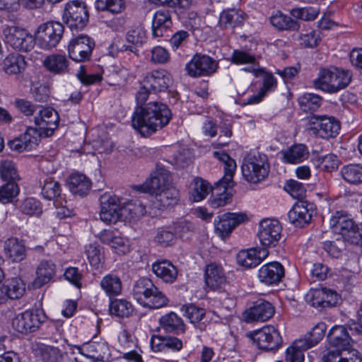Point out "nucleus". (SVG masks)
Wrapping results in <instances>:
<instances>
[{
	"mask_svg": "<svg viewBox=\"0 0 362 362\" xmlns=\"http://www.w3.org/2000/svg\"><path fill=\"white\" fill-rule=\"evenodd\" d=\"M136 94L138 106L132 116V125L142 136H149L168 124L172 117L168 107L160 102L146 103L151 90L142 81Z\"/></svg>",
	"mask_w": 362,
	"mask_h": 362,
	"instance_id": "1",
	"label": "nucleus"
},
{
	"mask_svg": "<svg viewBox=\"0 0 362 362\" xmlns=\"http://www.w3.org/2000/svg\"><path fill=\"white\" fill-rule=\"evenodd\" d=\"M59 121V115L54 109L40 107L37 115L34 117L35 127H28L23 134L10 141L9 147L18 152L35 148L41 137H49L54 134L58 127Z\"/></svg>",
	"mask_w": 362,
	"mask_h": 362,
	"instance_id": "2",
	"label": "nucleus"
},
{
	"mask_svg": "<svg viewBox=\"0 0 362 362\" xmlns=\"http://www.w3.org/2000/svg\"><path fill=\"white\" fill-rule=\"evenodd\" d=\"M352 73L335 66L320 67L313 83L315 88L328 93H337L346 88L352 80Z\"/></svg>",
	"mask_w": 362,
	"mask_h": 362,
	"instance_id": "3",
	"label": "nucleus"
},
{
	"mask_svg": "<svg viewBox=\"0 0 362 362\" xmlns=\"http://www.w3.org/2000/svg\"><path fill=\"white\" fill-rule=\"evenodd\" d=\"M214 157L223 164L224 176L216 184L215 189L223 191L218 192L210 199V205L213 208H218L225 206L231 201V194L227 192L228 188L233 186V178L237 168L235 161L224 152L216 151Z\"/></svg>",
	"mask_w": 362,
	"mask_h": 362,
	"instance_id": "4",
	"label": "nucleus"
},
{
	"mask_svg": "<svg viewBox=\"0 0 362 362\" xmlns=\"http://www.w3.org/2000/svg\"><path fill=\"white\" fill-rule=\"evenodd\" d=\"M132 296L139 304L151 309L160 308L168 302L165 295L148 278H141L135 281Z\"/></svg>",
	"mask_w": 362,
	"mask_h": 362,
	"instance_id": "5",
	"label": "nucleus"
},
{
	"mask_svg": "<svg viewBox=\"0 0 362 362\" xmlns=\"http://www.w3.org/2000/svg\"><path fill=\"white\" fill-rule=\"evenodd\" d=\"M241 168L245 180L252 183L264 180L269 172L267 156L258 151L250 153L244 158Z\"/></svg>",
	"mask_w": 362,
	"mask_h": 362,
	"instance_id": "6",
	"label": "nucleus"
},
{
	"mask_svg": "<svg viewBox=\"0 0 362 362\" xmlns=\"http://www.w3.org/2000/svg\"><path fill=\"white\" fill-rule=\"evenodd\" d=\"M88 18V11L84 1L72 0L66 4L63 19L71 31H78L84 28Z\"/></svg>",
	"mask_w": 362,
	"mask_h": 362,
	"instance_id": "7",
	"label": "nucleus"
},
{
	"mask_svg": "<svg viewBox=\"0 0 362 362\" xmlns=\"http://www.w3.org/2000/svg\"><path fill=\"white\" fill-rule=\"evenodd\" d=\"M100 220L107 223H115L123 221L124 199L115 194L104 193L100 197Z\"/></svg>",
	"mask_w": 362,
	"mask_h": 362,
	"instance_id": "8",
	"label": "nucleus"
},
{
	"mask_svg": "<svg viewBox=\"0 0 362 362\" xmlns=\"http://www.w3.org/2000/svg\"><path fill=\"white\" fill-rule=\"evenodd\" d=\"M64 32V27L59 22L49 21L42 23L36 32V42L41 48L49 49L59 44Z\"/></svg>",
	"mask_w": 362,
	"mask_h": 362,
	"instance_id": "9",
	"label": "nucleus"
},
{
	"mask_svg": "<svg viewBox=\"0 0 362 362\" xmlns=\"http://www.w3.org/2000/svg\"><path fill=\"white\" fill-rule=\"evenodd\" d=\"M46 320L42 310H26L17 315L11 322L12 327L18 332L28 334L37 331Z\"/></svg>",
	"mask_w": 362,
	"mask_h": 362,
	"instance_id": "10",
	"label": "nucleus"
},
{
	"mask_svg": "<svg viewBox=\"0 0 362 362\" xmlns=\"http://www.w3.org/2000/svg\"><path fill=\"white\" fill-rule=\"evenodd\" d=\"M309 131L324 139L334 137L340 129L339 122L334 117L313 115L309 119Z\"/></svg>",
	"mask_w": 362,
	"mask_h": 362,
	"instance_id": "11",
	"label": "nucleus"
},
{
	"mask_svg": "<svg viewBox=\"0 0 362 362\" xmlns=\"http://www.w3.org/2000/svg\"><path fill=\"white\" fill-rule=\"evenodd\" d=\"M4 33L6 42L16 50L28 52L34 47V38L23 28L11 26L6 28Z\"/></svg>",
	"mask_w": 362,
	"mask_h": 362,
	"instance_id": "12",
	"label": "nucleus"
},
{
	"mask_svg": "<svg viewBox=\"0 0 362 362\" xmlns=\"http://www.w3.org/2000/svg\"><path fill=\"white\" fill-rule=\"evenodd\" d=\"M218 67V62L205 54H195L185 66L187 74L192 77L210 76L214 74Z\"/></svg>",
	"mask_w": 362,
	"mask_h": 362,
	"instance_id": "13",
	"label": "nucleus"
},
{
	"mask_svg": "<svg viewBox=\"0 0 362 362\" xmlns=\"http://www.w3.org/2000/svg\"><path fill=\"white\" fill-rule=\"evenodd\" d=\"M95 42L90 37L80 35L72 39L68 46L69 57L78 62L87 61L90 59Z\"/></svg>",
	"mask_w": 362,
	"mask_h": 362,
	"instance_id": "14",
	"label": "nucleus"
},
{
	"mask_svg": "<svg viewBox=\"0 0 362 362\" xmlns=\"http://www.w3.org/2000/svg\"><path fill=\"white\" fill-rule=\"evenodd\" d=\"M250 335L257 347L265 351L275 350L282 343L279 332L273 326L264 327Z\"/></svg>",
	"mask_w": 362,
	"mask_h": 362,
	"instance_id": "15",
	"label": "nucleus"
},
{
	"mask_svg": "<svg viewBox=\"0 0 362 362\" xmlns=\"http://www.w3.org/2000/svg\"><path fill=\"white\" fill-rule=\"evenodd\" d=\"M282 227L276 219H264L259 225L257 233L260 243L265 247H274L281 235Z\"/></svg>",
	"mask_w": 362,
	"mask_h": 362,
	"instance_id": "16",
	"label": "nucleus"
},
{
	"mask_svg": "<svg viewBox=\"0 0 362 362\" xmlns=\"http://www.w3.org/2000/svg\"><path fill=\"white\" fill-rule=\"evenodd\" d=\"M305 300L311 306L322 309L337 305L339 296L336 291L326 288L311 289L305 295Z\"/></svg>",
	"mask_w": 362,
	"mask_h": 362,
	"instance_id": "17",
	"label": "nucleus"
},
{
	"mask_svg": "<svg viewBox=\"0 0 362 362\" xmlns=\"http://www.w3.org/2000/svg\"><path fill=\"white\" fill-rule=\"evenodd\" d=\"M314 213V205L307 201H298L288 213L289 221L296 227L308 224Z\"/></svg>",
	"mask_w": 362,
	"mask_h": 362,
	"instance_id": "18",
	"label": "nucleus"
},
{
	"mask_svg": "<svg viewBox=\"0 0 362 362\" xmlns=\"http://www.w3.org/2000/svg\"><path fill=\"white\" fill-rule=\"evenodd\" d=\"M218 218V221H215V230L222 239H224L229 236L237 226L246 221L247 216L243 213H226L219 216Z\"/></svg>",
	"mask_w": 362,
	"mask_h": 362,
	"instance_id": "19",
	"label": "nucleus"
},
{
	"mask_svg": "<svg viewBox=\"0 0 362 362\" xmlns=\"http://www.w3.org/2000/svg\"><path fill=\"white\" fill-rule=\"evenodd\" d=\"M146 87L155 93L165 91L173 82L171 74L165 69L153 70L143 79Z\"/></svg>",
	"mask_w": 362,
	"mask_h": 362,
	"instance_id": "20",
	"label": "nucleus"
},
{
	"mask_svg": "<svg viewBox=\"0 0 362 362\" xmlns=\"http://www.w3.org/2000/svg\"><path fill=\"white\" fill-rule=\"evenodd\" d=\"M274 314V308L271 303L265 300H257L253 306L245 310L244 317L246 322H264L270 319Z\"/></svg>",
	"mask_w": 362,
	"mask_h": 362,
	"instance_id": "21",
	"label": "nucleus"
},
{
	"mask_svg": "<svg viewBox=\"0 0 362 362\" xmlns=\"http://www.w3.org/2000/svg\"><path fill=\"white\" fill-rule=\"evenodd\" d=\"M284 268L278 262H272L262 265L258 271L260 282L267 286L279 284L284 276Z\"/></svg>",
	"mask_w": 362,
	"mask_h": 362,
	"instance_id": "22",
	"label": "nucleus"
},
{
	"mask_svg": "<svg viewBox=\"0 0 362 362\" xmlns=\"http://www.w3.org/2000/svg\"><path fill=\"white\" fill-rule=\"evenodd\" d=\"M204 279L206 286L211 290L223 288L227 283L226 272L221 264L212 262L206 266Z\"/></svg>",
	"mask_w": 362,
	"mask_h": 362,
	"instance_id": "23",
	"label": "nucleus"
},
{
	"mask_svg": "<svg viewBox=\"0 0 362 362\" xmlns=\"http://www.w3.org/2000/svg\"><path fill=\"white\" fill-rule=\"evenodd\" d=\"M356 225L347 214L342 211H336L329 219V226L333 232L340 234L345 241Z\"/></svg>",
	"mask_w": 362,
	"mask_h": 362,
	"instance_id": "24",
	"label": "nucleus"
},
{
	"mask_svg": "<svg viewBox=\"0 0 362 362\" xmlns=\"http://www.w3.org/2000/svg\"><path fill=\"white\" fill-rule=\"evenodd\" d=\"M323 362H362L359 352L354 349L341 347L336 349H329L323 356Z\"/></svg>",
	"mask_w": 362,
	"mask_h": 362,
	"instance_id": "25",
	"label": "nucleus"
},
{
	"mask_svg": "<svg viewBox=\"0 0 362 362\" xmlns=\"http://www.w3.org/2000/svg\"><path fill=\"white\" fill-rule=\"evenodd\" d=\"M150 194L155 195L172 185L170 173L164 168H158L148 178Z\"/></svg>",
	"mask_w": 362,
	"mask_h": 362,
	"instance_id": "26",
	"label": "nucleus"
},
{
	"mask_svg": "<svg viewBox=\"0 0 362 362\" xmlns=\"http://www.w3.org/2000/svg\"><path fill=\"white\" fill-rule=\"evenodd\" d=\"M327 339L330 345L329 349L348 347L351 341L347 329L341 325L333 327L328 333Z\"/></svg>",
	"mask_w": 362,
	"mask_h": 362,
	"instance_id": "27",
	"label": "nucleus"
},
{
	"mask_svg": "<svg viewBox=\"0 0 362 362\" xmlns=\"http://www.w3.org/2000/svg\"><path fill=\"white\" fill-rule=\"evenodd\" d=\"M245 13L240 9L231 8L224 10L219 17V25L223 28H234L243 24Z\"/></svg>",
	"mask_w": 362,
	"mask_h": 362,
	"instance_id": "28",
	"label": "nucleus"
},
{
	"mask_svg": "<svg viewBox=\"0 0 362 362\" xmlns=\"http://www.w3.org/2000/svg\"><path fill=\"white\" fill-rule=\"evenodd\" d=\"M68 185L70 192L75 195L83 197L91 188V181L83 174L74 173L69 176Z\"/></svg>",
	"mask_w": 362,
	"mask_h": 362,
	"instance_id": "29",
	"label": "nucleus"
},
{
	"mask_svg": "<svg viewBox=\"0 0 362 362\" xmlns=\"http://www.w3.org/2000/svg\"><path fill=\"white\" fill-rule=\"evenodd\" d=\"M152 271L165 283L174 282L177 276V268L168 260L154 262L152 264Z\"/></svg>",
	"mask_w": 362,
	"mask_h": 362,
	"instance_id": "30",
	"label": "nucleus"
},
{
	"mask_svg": "<svg viewBox=\"0 0 362 362\" xmlns=\"http://www.w3.org/2000/svg\"><path fill=\"white\" fill-rule=\"evenodd\" d=\"M69 60L61 54H52L45 57L43 61L44 66L54 74H64L69 71Z\"/></svg>",
	"mask_w": 362,
	"mask_h": 362,
	"instance_id": "31",
	"label": "nucleus"
},
{
	"mask_svg": "<svg viewBox=\"0 0 362 362\" xmlns=\"http://www.w3.org/2000/svg\"><path fill=\"white\" fill-rule=\"evenodd\" d=\"M4 251L6 257L13 262H21L26 257V250L23 242L16 238H10L5 240Z\"/></svg>",
	"mask_w": 362,
	"mask_h": 362,
	"instance_id": "32",
	"label": "nucleus"
},
{
	"mask_svg": "<svg viewBox=\"0 0 362 362\" xmlns=\"http://www.w3.org/2000/svg\"><path fill=\"white\" fill-rule=\"evenodd\" d=\"M56 265L51 260H42L36 269V278L34 285L41 287L47 284L55 275Z\"/></svg>",
	"mask_w": 362,
	"mask_h": 362,
	"instance_id": "33",
	"label": "nucleus"
},
{
	"mask_svg": "<svg viewBox=\"0 0 362 362\" xmlns=\"http://www.w3.org/2000/svg\"><path fill=\"white\" fill-rule=\"evenodd\" d=\"M172 24L171 16L168 10L162 9L156 11L152 22L153 35L154 37L163 36Z\"/></svg>",
	"mask_w": 362,
	"mask_h": 362,
	"instance_id": "34",
	"label": "nucleus"
},
{
	"mask_svg": "<svg viewBox=\"0 0 362 362\" xmlns=\"http://www.w3.org/2000/svg\"><path fill=\"white\" fill-rule=\"evenodd\" d=\"M25 66V57L19 54H9L1 62L2 70L8 75L21 73Z\"/></svg>",
	"mask_w": 362,
	"mask_h": 362,
	"instance_id": "35",
	"label": "nucleus"
},
{
	"mask_svg": "<svg viewBox=\"0 0 362 362\" xmlns=\"http://www.w3.org/2000/svg\"><path fill=\"white\" fill-rule=\"evenodd\" d=\"M1 287L6 294V299H18L23 296L25 291V284L18 277L7 279L1 285Z\"/></svg>",
	"mask_w": 362,
	"mask_h": 362,
	"instance_id": "36",
	"label": "nucleus"
},
{
	"mask_svg": "<svg viewBox=\"0 0 362 362\" xmlns=\"http://www.w3.org/2000/svg\"><path fill=\"white\" fill-rule=\"evenodd\" d=\"M100 285L110 298L119 296L122 293V281L120 278L115 274H109L103 276L100 281Z\"/></svg>",
	"mask_w": 362,
	"mask_h": 362,
	"instance_id": "37",
	"label": "nucleus"
},
{
	"mask_svg": "<svg viewBox=\"0 0 362 362\" xmlns=\"http://www.w3.org/2000/svg\"><path fill=\"white\" fill-rule=\"evenodd\" d=\"M309 151L306 146L296 144L283 151V161L286 163H298L308 158Z\"/></svg>",
	"mask_w": 362,
	"mask_h": 362,
	"instance_id": "38",
	"label": "nucleus"
},
{
	"mask_svg": "<svg viewBox=\"0 0 362 362\" xmlns=\"http://www.w3.org/2000/svg\"><path fill=\"white\" fill-rule=\"evenodd\" d=\"M33 351L35 356L43 362H59L62 358L61 351L58 348L44 344H35Z\"/></svg>",
	"mask_w": 362,
	"mask_h": 362,
	"instance_id": "39",
	"label": "nucleus"
},
{
	"mask_svg": "<svg viewBox=\"0 0 362 362\" xmlns=\"http://www.w3.org/2000/svg\"><path fill=\"white\" fill-rule=\"evenodd\" d=\"M159 322L161 327L167 332L183 333L185 329L182 320L173 312L163 315Z\"/></svg>",
	"mask_w": 362,
	"mask_h": 362,
	"instance_id": "40",
	"label": "nucleus"
},
{
	"mask_svg": "<svg viewBox=\"0 0 362 362\" xmlns=\"http://www.w3.org/2000/svg\"><path fill=\"white\" fill-rule=\"evenodd\" d=\"M211 190L209 182L201 177H195L189 192L190 199L194 202H200L205 199Z\"/></svg>",
	"mask_w": 362,
	"mask_h": 362,
	"instance_id": "41",
	"label": "nucleus"
},
{
	"mask_svg": "<svg viewBox=\"0 0 362 362\" xmlns=\"http://www.w3.org/2000/svg\"><path fill=\"white\" fill-rule=\"evenodd\" d=\"M155 204L160 209L167 208L175 204L178 200V191L171 185L155 194Z\"/></svg>",
	"mask_w": 362,
	"mask_h": 362,
	"instance_id": "42",
	"label": "nucleus"
},
{
	"mask_svg": "<svg viewBox=\"0 0 362 362\" xmlns=\"http://www.w3.org/2000/svg\"><path fill=\"white\" fill-rule=\"evenodd\" d=\"M146 30L142 27H136L129 31L127 34V40L132 45H124V47L125 50H129L137 54L138 49L136 47L141 46L146 42Z\"/></svg>",
	"mask_w": 362,
	"mask_h": 362,
	"instance_id": "43",
	"label": "nucleus"
},
{
	"mask_svg": "<svg viewBox=\"0 0 362 362\" xmlns=\"http://www.w3.org/2000/svg\"><path fill=\"white\" fill-rule=\"evenodd\" d=\"M123 221H130L143 216L146 214V207L139 201L124 202L123 209Z\"/></svg>",
	"mask_w": 362,
	"mask_h": 362,
	"instance_id": "44",
	"label": "nucleus"
},
{
	"mask_svg": "<svg viewBox=\"0 0 362 362\" xmlns=\"http://www.w3.org/2000/svg\"><path fill=\"white\" fill-rule=\"evenodd\" d=\"M86 354L83 355L96 361H103L108 354V346L106 342H90L85 346Z\"/></svg>",
	"mask_w": 362,
	"mask_h": 362,
	"instance_id": "45",
	"label": "nucleus"
},
{
	"mask_svg": "<svg viewBox=\"0 0 362 362\" xmlns=\"http://www.w3.org/2000/svg\"><path fill=\"white\" fill-rule=\"evenodd\" d=\"M343 179L351 185L362 183V165L350 164L344 165L341 169Z\"/></svg>",
	"mask_w": 362,
	"mask_h": 362,
	"instance_id": "46",
	"label": "nucleus"
},
{
	"mask_svg": "<svg viewBox=\"0 0 362 362\" xmlns=\"http://www.w3.org/2000/svg\"><path fill=\"white\" fill-rule=\"evenodd\" d=\"M273 26L281 30H296L300 27L298 23L290 16L278 12L270 18Z\"/></svg>",
	"mask_w": 362,
	"mask_h": 362,
	"instance_id": "47",
	"label": "nucleus"
},
{
	"mask_svg": "<svg viewBox=\"0 0 362 362\" xmlns=\"http://www.w3.org/2000/svg\"><path fill=\"white\" fill-rule=\"evenodd\" d=\"M110 312L119 317H128L134 311L132 303L125 299H115L110 300Z\"/></svg>",
	"mask_w": 362,
	"mask_h": 362,
	"instance_id": "48",
	"label": "nucleus"
},
{
	"mask_svg": "<svg viewBox=\"0 0 362 362\" xmlns=\"http://www.w3.org/2000/svg\"><path fill=\"white\" fill-rule=\"evenodd\" d=\"M305 343H306L305 340L299 339L296 340L293 345L287 349L286 354L287 362H303V351L310 349V347H304L307 346Z\"/></svg>",
	"mask_w": 362,
	"mask_h": 362,
	"instance_id": "49",
	"label": "nucleus"
},
{
	"mask_svg": "<svg viewBox=\"0 0 362 362\" xmlns=\"http://www.w3.org/2000/svg\"><path fill=\"white\" fill-rule=\"evenodd\" d=\"M0 176L5 182H16L20 179L15 164L8 159L0 160Z\"/></svg>",
	"mask_w": 362,
	"mask_h": 362,
	"instance_id": "50",
	"label": "nucleus"
},
{
	"mask_svg": "<svg viewBox=\"0 0 362 362\" xmlns=\"http://www.w3.org/2000/svg\"><path fill=\"white\" fill-rule=\"evenodd\" d=\"M327 326L324 322L317 323L310 332H309L303 339H300L301 340H305L306 345L305 347H313L315 346L325 336L326 332Z\"/></svg>",
	"mask_w": 362,
	"mask_h": 362,
	"instance_id": "51",
	"label": "nucleus"
},
{
	"mask_svg": "<svg viewBox=\"0 0 362 362\" xmlns=\"http://www.w3.org/2000/svg\"><path fill=\"white\" fill-rule=\"evenodd\" d=\"M95 4L97 10L112 13H119L125 8L124 0H96Z\"/></svg>",
	"mask_w": 362,
	"mask_h": 362,
	"instance_id": "52",
	"label": "nucleus"
},
{
	"mask_svg": "<svg viewBox=\"0 0 362 362\" xmlns=\"http://www.w3.org/2000/svg\"><path fill=\"white\" fill-rule=\"evenodd\" d=\"M237 262L246 268H252L259 265V259L256 257V248L239 252L237 255Z\"/></svg>",
	"mask_w": 362,
	"mask_h": 362,
	"instance_id": "53",
	"label": "nucleus"
},
{
	"mask_svg": "<svg viewBox=\"0 0 362 362\" xmlns=\"http://www.w3.org/2000/svg\"><path fill=\"white\" fill-rule=\"evenodd\" d=\"M18 193L19 187L16 182H6L0 187V202L10 203Z\"/></svg>",
	"mask_w": 362,
	"mask_h": 362,
	"instance_id": "54",
	"label": "nucleus"
},
{
	"mask_svg": "<svg viewBox=\"0 0 362 362\" xmlns=\"http://www.w3.org/2000/svg\"><path fill=\"white\" fill-rule=\"evenodd\" d=\"M175 228L177 229V227ZM177 233V230L173 231L170 228H161L157 230L154 240L160 246L168 247L174 243Z\"/></svg>",
	"mask_w": 362,
	"mask_h": 362,
	"instance_id": "55",
	"label": "nucleus"
},
{
	"mask_svg": "<svg viewBox=\"0 0 362 362\" xmlns=\"http://www.w3.org/2000/svg\"><path fill=\"white\" fill-rule=\"evenodd\" d=\"M320 96L313 93H305L299 98V104L303 111H315L321 105Z\"/></svg>",
	"mask_w": 362,
	"mask_h": 362,
	"instance_id": "56",
	"label": "nucleus"
},
{
	"mask_svg": "<svg viewBox=\"0 0 362 362\" xmlns=\"http://www.w3.org/2000/svg\"><path fill=\"white\" fill-rule=\"evenodd\" d=\"M20 209L23 214L29 216H40L42 214L40 202L33 197L24 199L21 204Z\"/></svg>",
	"mask_w": 362,
	"mask_h": 362,
	"instance_id": "57",
	"label": "nucleus"
},
{
	"mask_svg": "<svg viewBox=\"0 0 362 362\" xmlns=\"http://www.w3.org/2000/svg\"><path fill=\"white\" fill-rule=\"evenodd\" d=\"M60 194L61 187L58 182L51 178H47L44 181L42 187V194L45 199L52 200L58 197Z\"/></svg>",
	"mask_w": 362,
	"mask_h": 362,
	"instance_id": "58",
	"label": "nucleus"
},
{
	"mask_svg": "<svg viewBox=\"0 0 362 362\" xmlns=\"http://www.w3.org/2000/svg\"><path fill=\"white\" fill-rule=\"evenodd\" d=\"M284 189L294 199H297L299 201H303L302 199L306 194V189L303 184L294 180H288L285 185Z\"/></svg>",
	"mask_w": 362,
	"mask_h": 362,
	"instance_id": "59",
	"label": "nucleus"
},
{
	"mask_svg": "<svg viewBox=\"0 0 362 362\" xmlns=\"http://www.w3.org/2000/svg\"><path fill=\"white\" fill-rule=\"evenodd\" d=\"M181 310L184 315L193 324L200 322L205 315L204 310L197 307L194 304L185 305L182 307Z\"/></svg>",
	"mask_w": 362,
	"mask_h": 362,
	"instance_id": "60",
	"label": "nucleus"
},
{
	"mask_svg": "<svg viewBox=\"0 0 362 362\" xmlns=\"http://www.w3.org/2000/svg\"><path fill=\"white\" fill-rule=\"evenodd\" d=\"M86 254L90 264L93 267L98 269L103 259V255L101 252L100 247L90 244L86 247Z\"/></svg>",
	"mask_w": 362,
	"mask_h": 362,
	"instance_id": "61",
	"label": "nucleus"
},
{
	"mask_svg": "<svg viewBox=\"0 0 362 362\" xmlns=\"http://www.w3.org/2000/svg\"><path fill=\"white\" fill-rule=\"evenodd\" d=\"M293 17L303 21H313L318 15L317 10L312 7L296 8L291 11Z\"/></svg>",
	"mask_w": 362,
	"mask_h": 362,
	"instance_id": "62",
	"label": "nucleus"
},
{
	"mask_svg": "<svg viewBox=\"0 0 362 362\" xmlns=\"http://www.w3.org/2000/svg\"><path fill=\"white\" fill-rule=\"evenodd\" d=\"M318 161L320 168L327 172L337 169L339 163L337 156L333 153L319 158Z\"/></svg>",
	"mask_w": 362,
	"mask_h": 362,
	"instance_id": "63",
	"label": "nucleus"
},
{
	"mask_svg": "<svg viewBox=\"0 0 362 362\" xmlns=\"http://www.w3.org/2000/svg\"><path fill=\"white\" fill-rule=\"evenodd\" d=\"M300 45L304 47H315L320 41V35L317 31L312 30L308 33L302 34L299 37Z\"/></svg>",
	"mask_w": 362,
	"mask_h": 362,
	"instance_id": "64",
	"label": "nucleus"
}]
</instances>
